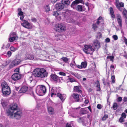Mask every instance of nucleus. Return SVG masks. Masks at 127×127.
Here are the masks:
<instances>
[{"mask_svg": "<svg viewBox=\"0 0 127 127\" xmlns=\"http://www.w3.org/2000/svg\"><path fill=\"white\" fill-rule=\"evenodd\" d=\"M33 74L35 77L41 78L46 77L48 75V73L47 71L42 68L35 69L33 71Z\"/></svg>", "mask_w": 127, "mask_h": 127, "instance_id": "f257e3e1", "label": "nucleus"}, {"mask_svg": "<svg viewBox=\"0 0 127 127\" xmlns=\"http://www.w3.org/2000/svg\"><path fill=\"white\" fill-rule=\"evenodd\" d=\"M115 3L117 9L121 11H123L122 13L126 18V22L127 24V10L124 7V3L122 2H120L119 0H116Z\"/></svg>", "mask_w": 127, "mask_h": 127, "instance_id": "f03ea898", "label": "nucleus"}, {"mask_svg": "<svg viewBox=\"0 0 127 127\" xmlns=\"http://www.w3.org/2000/svg\"><path fill=\"white\" fill-rule=\"evenodd\" d=\"M18 107L17 104L16 103H13L10 105V108L7 111V114L10 117L13 118L14 112V111L17 110Z\"/></svg>", "mask_w": 127, "mask_h": 127, "instance_id": "7ed1b4c3", "label": "nucleus"}, {"mask_svg": "<svg viewBox=\"0 0 127 127\" xmlns=\"http://www.w3.org/2000/svg\"><path fill=\"white\" fill-rule=\"evenodd\" d=\"M46 88L45 86L40 85L37 87L36 92L38 95L42 96L46 93Z\"/></svg>", "mask_w": 127, "mask_h": 127, "instance_id": "20e7f679", "label": "nucleus"}, {"mask_svg": "<svg viewBox=\"0 0 127 127\" xmlns=\"http://www.w3.org/2000/svg\"><path fill=\"white\" fill-rule=\"evenodd\" d=\"M48 85L49 86V95H50L51 97H53V96H55L56 95H57V94L59 92L58 87H53L51 90H50V87L49 84Z\"/></svg>", "mask_w": 127, "mask_h": 127, "instance_id": "39448f33", "label": "nucleus"}, {"mask_svg": "<svg viewBox=\"0 0 127 127\" xmlns=\"http://www.w3.org/2000/svg\"><path fill=\"white\" fill-rule=\"evenodd\" d=\"M56 31L59 32H62L65 30L64 26L63 24L59 23L55 25Z\"/></svg>", "mask_w": 127, "mask_h": 127, "instance_id": "423d86ee", "label": "nucleus"}, {"mask_svg": "<svg viewBox=\"0 0 127 127\" xmlns=\"http://www.w3.org/2000/svg\"><path fill=\"white\" fill-rule=\"evenodd\" d=\"M77 120L78 122L82 123L84 126L85 125L88 123L87 119L85 117H80L77 119Z\"/></svg>", "mask_w": 127, "mask_h": 127, "instance_id": "0eeeda50", "label": "nucleus"}, {"mask_svg": "<svg viewBox=\"0 0 127 127\" xmlns=\"http://www.w3.org/2000/svg\"><path fill=\"white\" fill-rule=\"evenodd\" d=\"M23 22V23H21V25L29 29L32 28V26L26 20H24Z\"/></svg>", "mask_w": 127, "mask_h": 127, "instance_id": "6e6552de", "label": "nucleus"}, {"mask_svg": "<svg viewBox=\"0 0 127 127\" xmlns=\"http://www.w3.org/2000/svg\"><path fill=\"white\" fill-rule=\"evenodd\" d=\"M21 75L19 73L14 74L11 76L12 79L14 81L18 80L21 79Z\"/></svg>", "mask_w": 127, "mask_h": 127, "instance_id": "1a4fd4ad", "label": "nucleus"}, {"mask_svg": "<svg viewBox=\"0 0 127 127\" xmlns=\"http://www.w3.org/2000/svg\"><path fill=\"white\" fill-rule=\"evenodd\" d=\"M116 19L119 26L121 28H122L123 23L120 14H116Z\"/></svg>", "mask_w": 127, "mask_h": 127, "instance_id": "9d476101", "label": "nucleus"}, {"mask_svg": "<svg viewBox=\"0 0 127 127\" xmlns=\"http://www.w3.org/2000/svg\"><path fill=\"white\" fill-rule=\"evenodd\" d=\"M57 96L59 97L62 101H64L66 97L65 95L62 94L60 93H58L57 94Z\"/></svg>", "mask_w": 127, "mask_h": 127, "instance_id": "9b49d317", "label": "nucleus"}, {"mask_svg": "<svg viewBox=\"0 0 127 127\" xmlns=\"http://www.w3.org/2000/svg\"><path fill=\"white\" fill-rule=\"evenodd\" d=\"M55 8L58 11H61L64 8V6L62 3H57L55 6Z\"/></svg>", "mask_w": 127, "mask_h": 127, "instance_id": "f8f14e48", "label": "nucleus"}, {"mask_svg": "<svg viewBox=\"0 0 127 127\" xmlns=\"http://www.w3.org/2000/svg\"><path fill=\"white\" fill-rule=\"evenodd\" d=\"M71 97H72L75 102L79 101L80 99L79 95L73 93L71 96Z\"/></svg>", "mask_w": 127, "mask_h": 127, "instance_id": "ddd939ff", "label": "nucleus"}, {"mask_svg": "<svg viewBox=\"0 0 127 127\" xmlns=\"http://www.w3.org/2000/svg\"><path fill=\"white\" fill-rule=\"evenodd\" d=\"M2 92L4 96L8 95L11 92L10 88H7L4 90H2Z\"/></svg>", "mask_w": 127, "mask_h": 127, "instance_id": "4468645a", "label": "nucleus"}, {"mask_svg": "<svg viewBox=\"0 0 127 127\" xmlns=\"http://www.w3.org/2000/svg\"><path fill=\"white\" fill-rule=\"evenodd\" d=\"M22 115L21 111H18L14 113V117L16 118V119H19L21 117Z\"/></svg>", "mask_w": 127, "mask_h": 127, "instance_id": "2eb2a0df", "label": "nucleus"}, {"mask_svg": "<svg viewBox=\"0 0 127 127\" xmlns=\"http://www.w3.org/2000/svg\"><path fill=\"white\" fill-rule=\"evenodd\" d=\"M28 89V87L26 86L22 87L19 90V93H24L26 92Z\"/></svg>", "mask_w": 127, "mask_h": 127, "instance_id": "dca6fc26", "label": "nucleus"}, {"mask_svg": "<svg viewBox=\"0 0 127 127\" xmlns=\"http://www.w3.org/2000/svg\"><path fill=\"white\" fill-rule=\"evenodd\" d=\"M1 86L2 87V90H4L7 89V88H10L7 82H3L1 84Z\"/></svg>", "mask_w": 127, "mask_h": 127, "instance_id": "f3484780", "label": "nucleus"}, {"mask_svg": "<svg viewBox=\"0 0 127 127\" xmlns=\"http://www.w3.org/2000/svg\"><path fill=\"white\" fill-rule=\"evenodd\" d=\"M93 44L95 47L99 49L100 47V42L98 40H96L93 42Z\"/></svg>", "mask_w": 127, "mask_h": 127, "instance_id": "a211bd4d", "label": "nucleus"}, {"mask_svg": "<svg viewBox=\"0 0 127 127\" xmlns=\"http://www.w3.org/2000/svg\"><path fill=\"white\" fill-rule=\"evenodd\" d=\"M80 88L78 86H75L74 87V90L75 92H77L81 94L82 92Z\"/></svg>", "mask_w": 127, "mask_h": 127, "instance_id": "6ab92c4d", "label": "nucleus"}, {"mask_svg": "<svg viewBox=\"0 0 127 127\" xmlns=\"http://www.w3.org/2000/svg\"><path fill=\"white\" fill-rule=\"evenodd\" d=\"M91 45H85L84 46V48L83 49L84 52L87 54H90L89 52H88V50L90 49Z\"/></svg>", "mask_w": 127, "mask_h": 127, "instance_id": "aec40b11", "label": "nucleus"}, {"mask_svg": "<svg viewBox=\"0 0 127 127\" xmlns=\"http://www.w3.org/2000/svg\"><path fill=\"white\" fill-rule=\"evenodd\" d=\"M51 78L54 81H58L59 79V77L55 74H52L50 75Z\"/></svg>", "mask_w": 127, "mask_h": 127, "instance_id": "412c9836", "label": "nucleus"}, {"mask_svg": "<svg viewBox=\"0 0 127 127\" xmlns=\"http://www.w3.org/2000/svg\"><path fill=\"white\" fill-rule=\"evenodd\" d=\"M62 4L64 5V6H68L70 3V1L69 0H62Z\"/></svg>", "mask_w": 127, "mask_h": 127, "instance_id": "4be33fe9", "label": "nucleus"}, {"mask_svg": "<svg viewBox=\"0 0 127 127\" xmlns=\"http://www.w3.org/2000/svg\"><path fill=\"white\" fill-rule=\"evenodd\" d=\"M110 14L111 15V17L114 19L115 18V15L114 14V12L113 8L112 7L110 8Z\"/></svg>", "mask_w": 127, "mask_h": 127, "instance_id": "5701e85b", "label": "nucleus"}, {"mask_svg": "<svg viewBox=\"0 0 127 127\" xmlns=\"http://www.w3.org/2000/svg\"><path fill=\"white\" fill-rule=\"evenodd\" d=\"M70 73L78 79H79L81 78L80 75L77 73H75L71 71L70 72Z\"/></svg>", "mask_w": 127, "mask_h": 127, "instance_id": "b1692460", "label": "nucleus"}, {"mask_svg": "<svg viewBox=\"0 0 127 127\" xmlns=\"http://www.w3.org/2000/svg\"><path fill=\"white\" fill-rule=\"evenodd\" d=\"M76 66L78 68L81 69L82 68H85L87 66V64H81V65L75 64Z\"/></svg>", "mask_w": 127, "mask_h": 127, "instance_id": "393cba45", "label": "nucleus"}, {"mask_svg": "<svg viewBox=\"0 0 127 127\" xmlns=\"http://www.w3.org/2000/svg\"><path fill=\"white\" fill-rule=\"evenodd\" d=\"M18 15L21 16L20 19L22 22L24 20H23V19L24 17V15H23V12H18Z\"/></svg>", "mask_w": 127, "mask_h": 127, "instance_id": "a878e982", "label": "nucleus"}, {"mask_svg": "<svg viewBox=\"0 0 127 127\" xmlns=\"http://www.w3.org/2000/svg\"><path fill=\"white\" fill-rule=\"evenodd\" d=\"M76 10L77 11H80L82 12L83 11V7L81 5H77L76 7Z\"/></svg>", "mask_w": 127, "mask_h": 127, "instance_id": "bb28decb", "label": "nucleus"}, {"mask_svg": "<svg viewBox=\"0 0 127 127\" xmlns=\"http://www.w3.org/2000/svg\"><path fill=\"white\" fill-rule=\"evenodd\" d=\"M83 1L82 0H75L73 1L71 5V6L73 5H74L76 4H78L80 3H83Z\"/></svg>", "mask_w": 127, "mask_h": 127, "instance_id": "cd10ccee", "label": "nucleus"}, {"mask_svg": "<svg viewBox=\"0 0 127 127\" xmlns=\"http://www.w3.org/2000/svg\"><path fill=\"white\" fill-rule=\"evenodd\" d=\"M95 84H96V87L97 88L96 91H99L101 90L100 87V84L99 82L98 81H97L95 83Z\"/></svg>", "mask_w": 127, "mask_h": 127, "instance_id": "c85d7f7f", "label": "nucleus"}, {"mask_svg": "<svg viewBox=\"0 0 127 127\" xmlns=\"http://www.w3.org/2000/svg\"><path fill=\"white\" fill-rule=\"evenodd\" d=\"M61 59L65 63H68L69 60V59L67 58L64 57H63Z\"/></svg>", "mask_w": 127, "mask_h": 127, "instance_id": "c756f323", "label": "nucleus"}, {"mask_svg": "<svg viewBox=\"0 0 127 127\" xmlns=\"http://www.w3.org/2000/svg\"><path fill=\"white\" fill-rule=\"evenodd\" d=\"M48 111L50 114H53V113L54 110L53 108L51 107H49L48 108Z\"/></svg>", "mask_w": 127, "mask_h": 127, "instance_id": "7c9ffc66", "label": "nucleus"}, {"mask_svg": "<svg viewBox=\"0 0 127 127\" xmlns=\"http://www.w3.org/2000/svg\"><path fill=\"white\" fill-rule=\"evenodd\" d=\"M21 61L20 59H16L13 61L12 63L13 64H20Z\"/></svg>", "mask_w": 127, "mask_h": 127, "instance_id": "2f4dec72", "label": "nucleus"}, {"mask_svg": "<svg viewBox=\"0 0 127 127\" xmlns=\"http://www.w3.org/2000/svg\"><path fill=\"white\" fill-rule=\"evenodd\" d=\"M26 56L27 58L30 60H32L34 58V56L32 55L27 54Z\"/></svg>", "mask_w": 127, "mask_h": 127, "instance_id": "473e14b6", "label": "nucleus"}, {"mask_svg": "<svg viewBox=\"0 0 127 127\" xmlns=\"http://www.w3.org/2000/svg\"><path fill=\"white\" fill-rule=\"evenodd\" d=\"M107 59H110V60L113 62L114 59V57L112 56H107Z\"/></svg>", "mask_w": 127, "mask_h": 127, "instance_id": "72a5a7b5", "label": "nucleus"}, {"mask_svg": "<svg viewBox=\"0 0 127 127\" xmlns=\"http://www.w3.org/2000/svg\"><path fill=\"white\" fill-rule=\"evenodd\" d=\"M68 80H69L68 82H70L71 83L74 82H77L74 79L70 77L68 78Z\"/></svg>", "mask_w": 127, "mask_h": 127, "instance_id": "f704fd0d", "label": "nucleus"}, {"mask_svg": "<svg viewBox=\"0 0 127 127\" xmlns=\"http://www.w3.org/2000/svg\"><path fill=\"white\" fill-rule=\"evenodd\" d=\"M118 105L117 103H114L113 105V108L114 110H116L118 108Z\"/></svg>", "mask_w": 127, "mask_h": 127, "instance_id": "c9c22d12", "label": "nucleus"}, {"mask_svg": "<svg viewBox=\"0 0 127 127\" xmlns=\"http://www.w3.org/2000/svg\"><path fill=\"white\" fill-rule=\"evenodd\" d=\"M16 33L15 32H13L10 33V36L12 37H14L15 38H16Z\"/></svg>", "mask_w": 127, "mask_h": 127, "instance_id": "e433bc0d", "label": "nucleus"}, {"mask_svg": "<svg viewBox=\"0 0 127 127\" xmlns=\"http://www.w3.org/2000/svg\"><path fill=\"white\" fill-rule=\"evenodd\" d=\"M9 39V41L10 42H12L14 41L16 39V38L14 37H12L11 36Z\"/></svg>", "mask_w": 127, "mask_h": 127, "instance_id": "4c0bfd02", "label": "nucleus"}, {"mask_svg": "<svg viewBox=\"0 0 127 127\" xmlns=\"http://www.w3.org/2000/svg\"><path fill=\"white\" fill-rule=\"evenodd\" d=\"M45 11L46 12H48L49 11V5H46L44 8Z\"/></svg>", "mask_w": 127, "mask_h": 127, "instance_id": "58836bf2", "label": "nucleus"}, {"mask_svg": "<svg viewBox=\"0 0 127 127\" xmlns=\"http://www.w3.org/2000/svg\"><path fill=\"white\" fill-rule=\"evenodd\" d=\"M108 118V115H105L104 116L102 117V121H105Z\"/></svg>", "mask_w": 127, "mask_h": 127, "instance_id": "ea45409f", "label": "nucleus"}, {"mask_svg": "<svg viewBox=\"0 0 127 127\" xmlns=\"http://www.w3.org/2000/svg\"><path fill=\"white\" fill-rule=\"evenodd\" d=\"M102 19V17L101 16H100L97 19V21L96 22V24H97L98 25L100 23V21L99 20H100Z\"/></svg>", "mask_w": 127, "mask_h": 127, "instance_id": "a19ab883", "label": "nucleus"}, {"mask_svg": "<svg viewBox=\"0 0 127 127\" xmlns=\"http://www.w3.org/2000/svg\"><path fill=\"white\" fill-rule=\"evenodd\" d=\"M10 49L11 51L13 52H14L17 49V48H14L13 46H11L10 47Z\"/></svg>", "mask_w": 127, "mask_h": 127, "instance_id": "79ce46f5", "label": "nucleus"}, {"mask_svg": "<svg viewBox=\"0 0 127 127\" xmlns=\"http://www.w3.org/2000/svg\"><path fill=\"white\" fill-rule=\"evenodd\" d=\"M86 113V110H85L84 109H83L80 112V113L82 115L85 114Z\"/></svg>", "mask_w": 127, "mask_h": 127, "instance_id": "37998d69", "label": "nucleus"}, {"mask_svg": "<svg viewBox=\"0 0 127 127\" xmlns=\"http://www.w3.org/2000/svg\"><path fill=\"white\" fill-rule=\"evenodd\" d=\"M53 15L55 16L56 17L57 16H58L59 15V14L58 13L57 11H54L53 12Z\"/></svg>", "mask_w": 127, "mask_h": 127, "instance_id": "c03bdc74", "label": "nucleus"}, {"mask_svg": "<svg viewBox=\"0 0 127 127\" xmlns=\"http://www.w3.org/2000/svg\"><path fill=\"white\" fill-rule=\"evenodd\" d=\"M37 19H36L34 17H32V18L31 19V21L32 22H33L34 23H36L37 22Z\"/></svg>", "mask_w": 127, "mask_h": 127, "instance_id": "a18cd8bd", "label": "nucleus"}, {"mask_svg": "<svg viewBox=\"0 0 127 127\" xmlns=\"http://www.w3.org/2000/svg\"><path fill=\"white\" fill-rule=\"evenodd\" d=\"M124 118H123L122 117H121L119 120V121L121 123H122L124 122Z\"/></svg>", "mask_w": 127, "mask_h": 127, "instance_id": "49530a36", "label": "nucleus"}, {"mask_svg": "<svg viewBox=\"0 0 127 127\" xmlns=\"http://www.w3.org/2000/svg\"><path fill=\"white\" fill-rule=\"evenodd\" d=\"M92 28L94 30L97 28V26L95 24H93L92 25Z\"/></svg>", "mask_w": 127, "mask_h": 127, "instance_id": "de8ad7c7", "label": "nucleus"}, {"mask_svg": "<svg viewBox=\"0 0 127 127\" xmlns=\"http://www.w3.org/2000/svg\"><path fill=\"white\" fill-rule=\"evenodd\" d=\"M112 38L114 39V40H116L118 39V37L116 35H114L112 36Z\"/></svg>", "mask_w": 127, "mask_h": 127, "instance_id": "09e8293b", "label": "nucleus"}, {"mask_svg": "<svg viewBox=\"0 0 127 127\" xmlns=\"http://www.w3.org/2000/svg\"><path fill=\"white\" fill-rule=\"evenodd\" d=\"M115 77L114 76H112L111 77V79L112 80V83H114L115 82Z\"/></svg>", "mask_w": 127, "mask_h": 127, "instance_id": "8fccbe9b", "label": "nucleus"}, {"mask_svg": "<svg viewBox=\"0 0 127 127\" xmlns=\"http://www.w3.org/2000/svg\"><path fill=\"white\" fill-rule=\"evenodd\" d=\"M102 106L100 104H98L97 105V108L99 109H100L102 108Z\"/></svg>", "mask_w": 127, "mask_h": 127, "instance_id": "3c124183", "label": "nucleus"}, {"mask_svg": "<svg viewBox=\"0 0 127 127\" xmlns=\"http://www.w3.org/2000/svg\"><path fill=\"white\" fill-rule=\"evenodd\" d=\"M126 114L125 113H123L122 114L121 117L125 118L126 117Z\"/></svg>", "mask_w": 127, "mask_h": 127, "instance_id": "603ef678", "label": "nucleus"}, {"mask_svg": "<svg viewBox=\"0 0 127 127\" xmlns=\"http://www.w3.org/2000/svg\"><path fill=\"white\" fill-rule=\"evenodd\" d=\"M18 64H17V65H15V64H10L9 67V68H11L13 67L14 66L16 65H17Z\"/></svg>", "mask_w": 127, "mask_h": 127, "instance_id": "864d4df0", "label": "nucleus"}, {"mask_svg": "<svg viewBox=\"0 0 127 127\" xmlns=\"http://www.w3.org/2000/svg\"><path fill=\"white\" fill-rule=\"evenodd\" d=\"M59 74L60 75H63L64 76L65 75V73L62 72H59Z\"/></svg>", "mask_w": 127, "mask_h": 127, "instance_id": "5fc2aeb1", "label": "nucleus"}, {"mask_svg": "<svg viewBox=\"0 0 127 127\" xmlns=\"http://www.w3.org/2000/svg\"><path fill=\"white\" fill-rule=\"evenodd\" d=\"M12 53L10 51H8L7 53V55H8V57H10Z\"/></svg>", "mask_w": 127, "mask_h": 127, "instance_id": "6e6d98bb", "label": "nucleus"}, {"mask_svg": "<svg viewBox=\"0 0 127 127\" xmlns=\"http://www.w3.org/2000/svg\"><path fill=\"white\" fill-rule=\"evenodd\" d=\"M90 49L91 50L92 52H93L95 50V48H93L92 46H90Z\"/></svg>", "mask_w": 127, "mask_h": 127, "instance_id": "4d7b16f0", "label": "nucleus"}, {"mask_svg": "<svg viewBox=\"0 0 127 127\" xmlns=\"http://www.w3.org/2000/svg\"><path fill=\"white\" fill-rule=\"evenodd\" d=\"M29 94L30 95H31L32 96H33L34 97V98H35L34 96L32 90H31V92H30Z\"/></svg>", "mask_w": 127, "mask_h": 127, "instance_id": "13d9d810", "label": "nucleus"}, {"mask_svg": "<svg viewBox=\"0 0 127 127\" xmlns=\"http://www.w3.org/2000/svg\"><path fill=\"white\" fill-rule=\"evenodd\" d=\"M56 18L59 21L61 20V18L59 15L57 16V17H56Z\"/></svg>", "mask_w": 127, "mask_h": 127, "instance_id": "bf43d9fd", "label": "nucleus"}, {"mask_svg": "<svg viewBox=\"0 0 127 127\" xmlns=\"http://www.w3.org/2000/svg\"><path fill=\"white\" fill-rule=\"evenodd\" d=\"M122 100V98L121 97H118V98L117 101L120 102Z\"/></svg>", "mask_w": 127, "mask_h": 127, "instance_id": "052dcab7", "label": "nucleus"}, {"mask_svg": "<svg viewBox=\"0 0 127 127\" xmlns=\"http://www.w3.org/2000/svg\"><path fill=\"white\" fill-rule=\"evenodd\" d=\"M19 68H16L14 70L15 72H18V73L19 72Z\"/></svg>", "mask_w": 127, "mask_h": 127, "instance_id": "680f3d73", "label": "nucleus"}, {"mask_svg": "<svg viewBox=\"0 0 127 127\" xmlns=\"http://www.w3.org/2000/svg\"><path fill=\"white\" fill-rule=\"evenodd\" d=\"M66 127H72L71 125L69 123H67L66 125Z\"/></svg>", "mask_w": 127, "mask_h": 127, "instance_id": "e2e57ef3", "label": "nucleus"}, {"mask_svg": "<svg viewBox=\"0 0 127 127\" xmlns=\"http://www.w3.org/2000/svg\"><path fill=\"white\" fill-rule=\"evenodd\" d=\"M110 41V39L109 38H107L105 39V41L106 42H109Z\"/></svg>", "mask_w": 127, "mask_h": 127, "instance_id": "0e129e2a", "label": "nucleus"}, {"mask_svg": "<svg viewBox=\"0 0 127 127\" xmlns=\"http://www.w3.org/2000/svg\"><path fill=\"white\" fill-rule=\"evenodd\" d=\"M97 34L99 35V37L101 38L102 37V34L100 32H98L97 33Z\"/></svg>", "mask_w": 127, "mask_h": 127, "instance_id": "69168bd1", "label": "nucleus"}, {"mask_svg": "<svg viewBox=\"0 0 127 127\" xmlns=\"http://www.w3.org/2000/svg\"><path fill=\"white\" fill-rule=\"evenodd\" d=\"M124 39L125 42L126 44L127 45V39L125 37H124Z\"/></svg>", "mask_w": 127, "mask_h": 127, "instance_id": "338daca9", "label": "nucleus"}, {"mask_svg": "<svg viewBox=\"0 0 127 127\" xmlns=\"http://www.w3.org/2000/svg\"><path fill=\"white\" fill-rule=\"evenodd\" d=\"M123 101L124 102L127 101V97H124L123 99Z\"/></svg>", "mask_w": 127, "mask_h": 127, "instance_id": "774afa93", "label": "nucleus"}]
</instances>
